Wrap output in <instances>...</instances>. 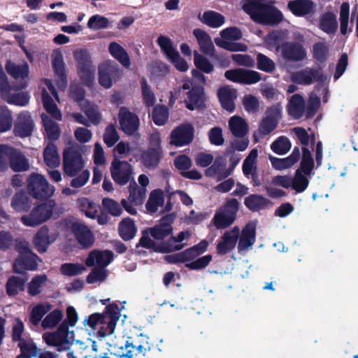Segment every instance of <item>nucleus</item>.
I'll return each mask as SVG.
<instances>
[{"mask_svg":"<svg viewBox=\"0 0 358 358\" xmlns=\"http://www.w3.org/2000/svg\"><path fill=\"white\" fill-rule=\"evenodd\" d=\"M42 100L45 110L56 120H61L62 114L57 105L54 103L47 90L44 87H42Z\"/></svg>","mask_w":358,"mask_h":358,"instance_id":"obj_42","label":"nucleus"},{"mask_svg":"<svg viewBox=\"0 0 358 358\" xmlns=\"http://www.w3.org/2000/svg\"><path fill=\"white\" fill-rule=\"evenodd\" d=\"M120 310L115 303L106 307L103 313H94L83 321L85 327L88 326L97 336L103 338L114 332L116 323L120 316Z\"/></svg>","mask_w":358,"mask_h":358,"instance_id":"obj_1","label":"nucleus"},{"mask_svg":"<svg viewBox=\"0 0 358 358\" xmlns=\"http://www.w3.org/2000/svg\"><path fill=\"white\" fill-rule=\"evenodd\" d=\"M305 110V100L299 94L292 95L289 101V114L295 119L300 118Z\"/></svg>","mask_w":358,"mask_h":358,"instance_id":"obj_35","label":"nucleus"},{"mask_svg":"<svg viewBox=\"0 0 358 358\" xmlns=\"http://www.w3.org/2000/svg\"><path fill=\"white\" fill-rule=\"evenodd\" d=\"M85 162L80 150L75 147L65 149L63 156L64 173L69 177L76 176L83 169Z\"/></svg>","mask_w":358,"mask_h":358,"instance_id":"obj_9","label":"nucleus"},{"mask_svg":"<svg viewBox=\"0 0 358 358\" xmlns=\"http://www.w3.org/2000/svg\"><path fill=\"white\" fill-rule=\"evenodd\" d=\"M10 90L9 83L0 89L1 96L6 102L19 106H25L29 103L30 96L27 92L11 93Z\"/></svg>","mask_w":358,"mask_h":358,"instance_id":"obj_26","label":"nucleus"},{"mask_svg":"<svg viewBox=\"0 0 358 358\" xmlns=\"http://www.w3.org/2000/svg\"><path fill=\"white\" fill-rule=\"evenodd\" d=\"M110 173L116 183L124 185L132 178L133 171L129 162L115 158L112 162Z\"/></svg>","mask_w":358,"mask_h":358,"instance_id":"obj_15","label":"nucleus"},{"mask_svg":"<svg viewBox=\"0 0 358 358\" xmlns=\"http://www.w3.org/2000/svg\"><path fill=\"white\" fill-rule=\"evenodd\" d=\"M233 172V168L227 166V160L223 157H217L209 168L206 171V175L220 181L229 176Z\"/></svg>","mask_w":358,"mask_h":358,"instance_id":"obj_23","label":"nucleus"},{"mask_svg":"<svg viewBox=\"0 0 358 358\" xmlns=\"http://www.w3.org/2000/svg\"><path fill=\"white\" fill-rule=\"evenodd\" d=\"M120 235L122 239L129 241L133 238L136 233V228L130 218L123 220L120 224Z\"/></svg>","mask_w":358,"mask_h":358,"instance_id":"obj_49","label":"nucleus"},{"mask_svg":"<svg viewBox=\"0 0 358 358\" xmlns=\"http://www.w3.org/2000/svg\"><path fill=\"white\" fill-rule=\"evenodd\" d=\"M240 236V229L238 227H234L229 230H227L220 238L217 242L216 250L220 255H226L232 251L238 242Z\"/></svg>","mask_w":358,"mask_h":358,"instance_id":"obj_19","label":"nucleus"},{"mask_svg":"<svg viewBox=\"0 0 358 358\" xmlns=\"http://www.w3.org/2000/svg\"><path fill=\"white\" fill-rule=\"evenodd\" d=\"M80 108L83 112L87 117V120L90 124H98L101 122V115L99 112L98 108L94 104L90 103H81Z\"/></svg>","mask_w":358,"mask_h":358,"instance_id":"obj_51","label":"nucleus"},{"mask_svg":"<svg viewBox=\"0 0 358 358\" xmlns=\"http://www.w3.org/2000/svg\"><path fill=\"white\" fill-rule=\"evenodd\" d=\"M34 127V122L29 113L27 111L22 112L19 114L15 125V134L20 137L29 136L31 134Z\"/></svg>","mask_w":358,"mask_h":358,"instance_id":"obj_29","label":"nucleus"},{"mask_svg":"<svg viewBox=\"0 0 358 358\" xmlns=\"http://www.w3.org/2000/svg\"><path fill=\"white\" fill-rule=\"evenodd\" d=\"M63 318V313L59 309L50 313L42 321V327L44 329H52L58 324Z\"/></svg>","mask_w":358,"mask_h":358,"instance_id":"obj_60","label":"nucleus"},{"mask_svg":"<svg viewBox=\"0 0 358 358\" xmlns=\"http://www.w3.org/2000/svg\"><path fill=\"white\" fill-rule=\"evenodd\" d=\"M71 229L77 241L83 248H89L94 241V236L87 226L80 222L72 224Z\"/></svg>","mask_w":358,"mask_h":358,"instance_id":"obj_25","label":"nucleus"},{"mask_svg":"<svg viewBox=\"0 0 358 358\" xmlns=\"http://www.w3.org/2000/svg\"><path fill=\"white\" fill-rule=\"evenodd\" d=\"M320 27L327 34L335 32L338 28L336 16L331 13H324L320 19Z\"/></svg>","mask_w":358,"mask_h":358,"instance_id":"obj_45","label":"nucleus"},{"mask_svg":"<svg viewBox=\"0 0 358 358\" xmlns=\"http://www.w3.org/2000/svg\"><path fill=\"white\" fill-rule=\"evenodd\" d=\"M51 309L49 303H41L34 307L30 315V320L33 324H38L43 315Z\"/></svg>","mask_w":358,"mask_h":358,"instance_id":"obj_63","label":"nucleus"},{"mask_svg":"<svg viewBox=\"0 0 358 358\" xmlns=\"http://www.w3.org/2000/svg\"><path fill=\"white\" fill-rule=\"evenodd\" d=\"M257 69L266 72L271 73L275 69V62L262 53H258L257 55Z\"/></svg>","mask_w":358,"mask_h":358,"instance_id":"obj_62","label":"nucleus"},{"mask_svg":"<svg viewBox=\"0 0 358 358\" xmlns=\"http://www.w3.org/2000/svg\"><path fill=\"white\" fill-rule=\"evenodd\" d=\"M221 38L215 39L217 45L230 51H245L247 45L241 43H231L242 38L241 31L237 27H229L220 32Z\"/></svg>","mask_w":358,"mask_h":358,"instance_id":"obj_10","label":"nucleus"},{"mask_svg":"<svg viewBox=\"0 0 358 358\" xmlns=\"http://www.w3.org/2000/svg\"><path fill=\"white\" fill-rule=\"evenodd\" d=\"M152 117L155 124L159 126L164 125L169 117L167 108L162 105L155 106L152 113Z\"/></svg>","mask_w":358,"mask_h":358,"instance_id":"obj_61","label":"nucleus"},{"mask_svg":"<svg viewBox=\"0 0 358 358\" xmlns=\"http://www.w3.org/2000/svg\"><path fill=\"white\" fill-rule=\"evenodd\" d=\"M110 55L122 66L128 68L130 66V59L126 50L117 43H110L108 47Z\"/></svg>","mask_w":358,"mask_h":358,"instance_id":"obj_40","label":"nucleus"},{"mask_svg":"<svg viewBox=\"0 0 358 358\" xmlns=\"http://www.w3.org/2000/svg\"><path fill=\"white\" fill-rule=\"evenodd\" d=\"M8 73L17 82V87L25 88L29 83V65L27 62L21 64L8 61L6 65Z\"/></svg>","mask_w":358,"mask_h":358,"instance_id":"obj_18","label":"nucleus"},{"mask_svg":"<svg viewBox=\"0 0 358 358\" xmlns=\"http://www.w3.org/2000/svg\"><path fill=\"white\" fill-rule=\"evenodd\" d=\"M258 150L253 149L245 158L243 164V172L247 178L254 176L257 171V158Z\"/></svg>","mask_w":358,"mask_h":358,"instance_id":"obj_44","label":"nucleus"},{"mask_svg":"<svg viewBox=\"0 0 358 358\" xmlns=\"http://www.w3.org/2000/svg\"><path fill=\"white\" fill-rule=\"evenodd\" d=\"M16 149L7 145H0V170L5 171L10 166Z\"/></svg>","mask_w":358,"mask_h":358,"instance_id":"obj_56","label":"nucleus"},{"mask_svg":"<svg viewBox=\"0 0 358 358\" xmlns=\"http://www.w3.org/2000/svg\"><path fill=\"white\" fill-rule=\"evenodd\" d=\"M229 126L232 134L238 138L244 137L248 131V126L244 119L239 116H233L229 121Z\"/></svg>","mask_w":358,"mask_h":358,"instance_id":"obj_38","label":"nucleus"},{"mask_svg":"<svg viewBox=\"0 0 358 358\" xmlns=\"http://www.w3.org/2000/svg\"><path fill=\"white\" fill-rule=\"evenodd\" d=\"M301 153L298 148H294L292 154L283 159L277 158L275 157H269L270 161L273 167L277 170H283L288 169L297 162L299 159Z\"/></svg>","mask_w":358,"mask_h":358,"instance_id":"obj_33","label":"nucleus"},{"mask_svg":"<svg viewBox=\"0 0 358 358\" xmlns=\"http://www.w3.org/2000/svg\"><path fill=\"white\" fill-rule=\"evenodd\" d=\"M162 151L159 148H149L142 155V161L147 168L156 166L159 162Z\"/></svg>","mask_w":358,"mask_h":358,"instance_id":"obj_47","label":"nucleus"},{"mask_svg":"<svg viewBox=\"0 0 358 358\" xmlns=\"http://www.w3.org/2000/svg\"><path fill=\"white\" fill-rule=\"evenodd\" d=\"M10 205L17 212H27L31 208L32 201L26 193L20 192L13 196Z\"/></svg>","mask_w":358,"mask_h":358,"instance_id":"obj_36","label":"nucleus"},{"mask_svg":"<svg viewBox=\"0 0 358 358\" xmlns=\"http://www.w3.org/2000/svg\"><path fill=\"white\" fill-rule=\"evenodd\" d=\"M238 242V251L240 253L248 252L252 248L256 241V223L248 222L240 231V236Z\"/></svg>","mask_w":358,"mask_h":358,"instance_id":"obj_20","label":"nucleus"},{"mask_svg":"<svg viewBox=\"0 0 358 358\" xmlns=\"http://www.w3.org/2000/svg\"><path fill=\"white\" fill-rule=\"evenodd\" d=\"M292 182L291 187L296 193H302L307 189L309 184L308 175L296 171L294 177L292 178Z\"/></svg>","mask_w":358,"mask_h":358,"instance_id":"obj_53","label":"nucleus"},{"mask_svg":"<svg viewBox=\"0 0 358 358\" xmlns=\"http://www.w3.org/2000/svg\"><path fill=\"white\" fill-rule=\"evenodd\" d=\"M201 20L206 24L217 28L221 27L224 23V17L219 13L209 10L203 13Z\"/></svg>","mask_w":358,"mask_h":358,"instance_id":"obj_52","label":"nucleus"},{"mask_svg":"<svg viewBox=\"0 0 358 358\" xmlns=\"http://www.w3.org/2000/svg\"><path fill=\"white\" fill-rule=\"evenodd\" d=\"M164 202V192L161 189H155L150 194L146 209L150 213H156L159 208L163 207Z\"/></svg>","mask_w":358,"mask_h":358,"instance_id":"obj_41","label":"nucleus"},{"mask_svg":"<svg viewBox=\"0 0 358 358\" xmlns=\"http://www.w3.org/2000/svg\"><path fill=\"white\" fill-rule=\"evenodd\" d=\"M326 80L327 76L322 69L310 67L294 72L291 75V80L299 85H308L313 82L323 83Z\"/></svg>","mask_w":358,"mask_h":358,"instance_id":"obj_12","label":"nucleus"},{"mask_svg":"<svg viewBox=\"0 0 358 358\" xmlns=\"http://www.w3.org/2000/svg\"><path fill=\"white\" fill-rule=\"evenodd\" d=\"M78 202L80 210L83 212L87 217L91 219H95L96 217L99 208V205L86 198L80 199Z\"/></svg>","mask_w":358,"mask_h":358,"instance_id":"obj_50","label":"nucleus"},{"mask_svg":"<svg viewBox=\"0 0 358 358\" xmlns=\"http://www.w3.org/2000/svg\"><path fill=\"white\" fill-rule=\"evenodd\" d=\"M52 66L57 76V85L60 90H64L67 84L66 75L65 71V63L62 53L59 50H55L52 55Z\"/></svg>","mask_w":358,"mask_h":358,"instance_id":"obj_24","label":"nucleus"},{"mask_svg":"<svg viewBox=\"0 0 358 358\" xmlns=\"http://www.w3.org/2000/svg\"><path fill=\"white\" fill-rule=\"evenodd\" d=\"M279 115L280 111L278 109H271L260 124V133L263 135H267L271 133L278 124Z\"/></svg>","mask_w":358,"mask_h":358,"instance_id":"obj_34","label":"nucleus"},{"mask_svg":"<svg viewBox=\"0 0 358 358\" xmlns=\"http://www.w3.org/2000/svg\"><path fill=\"white\" fill-rule=\"evenodd\" d=\"M76 57L78 62L80 78L86 86L90 87L94 80L95 67L85 51L77 52Z\"/></svg>","mask_w":358,"mask_h":358,"instance_id":"obj_13","label":"nucleus"},{"mask_svg":"<svg viewBox=\"0 0 358 358\" xmlns=\"http://www.w3.org/2000/svg\"><path fill=\"white\" fill-rule=\"evenodd\" d=\"M302 159L300 167L296 170L301 173L309 176L314 167V161L312 157L311 152L306 148H302Z\"/></svg>","mask_w":358,"mask_h":358,"instance_id":"obj_54","label":"nucleus"},{"mask_svg":"<svg viewBox=\"0 0 358 358\" xmlns=\"http://www.w3.org/2000/svg\"><path fill=\"white\" fill-rule=\"evenodd\" d=\"M27 191L34 199L43 200L52 196L55 188L43 175L33 173L27 180Z\"/></svg>","mask_w":358,"mask_h":358,"instance_id":"obj_6","label":"nucleus"},{"mask_svg":"<svg viewBox=\"0 0 358 358\" xmlns=\"http://www.w3.org/2000/svg\"><path fill=\"white\" fill-rule=\"evenodd\" d=\"M119 120L122 130L127 134H134L138 129V117L125 107L120 109Z\"/></svg>","mask_w":358,"mask_h":358,"instance_id":"obj_22","label":"nucleus"},{"mask_svg":"<svg viewBox=\"0 0 358 358\" xmlns=\"http://www.w3.org/2000/svg\"><path fill=\"white\" fill-rule=\"evenodd\" d=\"M191 236V232L188 230L182 231L177 236H172L166 243L162 245V252H169L182 249L187 244L182 241L187 240Z\"/></svg>","mask_w":358,"mask_h":358,"instance_id":"obj_32","label":"nucleus"},{"mask_svg":"<svg viewBox=\"0 0 358 358\" xmlns=\"http://www.w3.org/2000/svg\"><path fill=\"white\" fill-rule=\"evenodd\" d=\"M268 203V200L261 195L252 194L245 199V205L251 210L257 211L264 208Z\"/></svg>","mask_w":358,"mask_h":358,"instance_id":"obj_57","label":"nucleus"},{"mask_svg":"<svg viewBox=\"0 0 358 358\" xmlns=\"http://www.w3.org/2000/svg\"><path fill=\"white\" fill-rule=\"evenodd\" d=\"M329 45L325 42H317L313 46V58L321 63L326 62L329 55Z\"/></svg>","mask_w":358,"mask_h":358,"instance_id":"obj_55","label":"nucleus"},{"mask_svg":"<svg viewBox=\"0 0 358 358\" xmlns=\"http://www.w3.org/2000/svg\"><path fill=\"white\" fill-rule=\"evenodd\" d=\"M196 37L201 50L207 55H211L214 51V45L208 34L200 29H196L193 31Z\"/></svg>","mask_w":358,"mask_h":358,"instance_id":"obj_37","label":"nucleus"},{"mask_svg":"<svg viewBox=\"0 0 358 358\" xmlns=\"http://www.w3.org/2000/svg\"><path fill=\"white\" fill-rule=\"evenodd\" d=\"M47 137L50 140H57L60 136V129L57 123L53 122L48 115H41Z\"/></svg>","mask_w":358,"mask_h":358,"instance_id":"obj_46","label":"nucleus"},{"mask_svg":"<svg viewBox=\"0 0 358 358\" xmlns=\"http://www.w3.org/2000/svg\"><path fill=\"white\" fill-rule=\"evenodd\" d=\"M194 138V128L191 124H182L173 130L171 143L176 146L189 144Z\"/></svg>","mask_w":358,"mask_h":358,"instance_id":"obj_21","label":"nucleus"},{"mask_svg":"<svg viewBox=\"0 0 358 358\" xmlns=\"http://www.w3.org/2000/svg\"><path fill=\"white\" fill-rule=\"evenodd\" d=\"M22 354L15 358H52L50 352H43L34 343L22 341L20 344Z\"/></svg>","mask_w":358,"mask_h":358,"instance_id":"obj_30","label":"nucleus"},{"mask_svg":"<svg viewBox=\"0 0 358 358\" xmlns=\"http://www.w3.org/2000/svg\"><path fill=\"white\" fill-rule=\"evenodd\" d=\"M73 338L74 332L70 331L65 324H61L56 331L45 333L43 335L45 343L54 347L57 351L69 350Z\"/></svg>","mask_w":358,"mask_h":358,"instance_id":"obj_5","label":"nucleus"},{"mask_svg":"<svg viewBox=\"0 0 358 358\" xmlns=\"http://www.w3.org/2000/svg\"><path fill=\"white\" fill-rule=\"evenodd\" d=\"M17 248L19 256L13 264L15 271L21 273L24 270H36L38 257L31 251L29 243L26 241L20 242Z\"/></svg>","mask_w":358,"mask_h":358,"instance_id":"obj_8","label":"nucleus"},{"mask_svg":"<svg viewBox=\"0 0 358 358\" xmlns=\"http://www.w3.org/2000/svg\"><path fill=\"white\" fill-rule=\"evenodd\" d=\"M125 349L126 354L122 357H124L125 358H134L138 355H145L146 352L150 350V347L148 345V343L145 345H134L133 343H127Z\"/></svg>","mask_w":358,"mask_h":358,"instance_id":"obj_58","label":"nucleus"},{"mask_svg":"<svg viewBox=\"0 0 358 358\" xmlns=\"http://www.w3.org/2000/svg\"><path fill=\"white\" fill-rule=\"evenodd\" d=\"M224 76L229 80L245 85L255 84L262 79L261 73L259 72L243 69L227 71Z\"/></svg>","mask_w":358,"mask_h":358,"instance_id":"obj_16","label":"nucleus"},{"mask_svg":"<svg viewBox=\"0 0 358 358\" xmlns=\"http://www.w3.org/2000/svg\"><path fill=\"white\" fill-rule=\"evenodd\" d=\"M241 4L243 10L257 23L274 25L282 19L281 12L266 3L264 0H243Z\"/></svg>","mask_w":358,"mask_h":358,"instance_id":"obj_2","label":"nucleus"},{"mask_svg":"<svg viewBox=\"0 0 358 358\" xmlns=\"http://www.w3.org/2000/svg\"><path fill=\"white\" fill-rule=\"evenodd\" d=\"M57 236V234L50 233L48 227L43 226L35 235L33 242L39 252H44L48 246L56 240Z\"/></svg>","mask_w":358,"mask_h":358,"instance_id":"obj_27","label":"nucleus"},{"mask_svg":"<svg viewBox=\"0 0 358 358\" xmlns=\"http://www.w3.org/2000/svg\"><path fill=\"white\" fill-rule=\"evenodd\" d=\"M218 96L223 108L231 113L234 110V101L237 97L236 90L229 87H222L218 90Z\"/></svg>","mask_w":358,"mask_h":358,"instance_id":"obj_31","label":"nucleus"},{"mask_svg":"<svg viewBox=\"0 0 358 358\" xmlns=\"http://www.w3.org/2000/svg\"><path fill=\"white\" fill-rule=\"evenodd\" d=\"M12 124L11 112L6 106H0V133L8 131Z\"/></svg>","mask_w":358,"mask_h":358,"instance_id":"obj_59","label":"nucleus"},{"mask_svg":"<svg viewBox=\"0 0 358 358\" xmlns=\"http://www.w3.org/2000/svg\"><path fill=\"white\" fill-rule=\"evenodd\" d=\"M113 259V253L109 250L100 251L94 250L92 251L85 260L87 266L97 265L99 268L107 266Z\"/></svg>","mask_w":358,"mask_h":358,"instance_id":"obj_28","label":"nucleus"},{"mask_svg":"<svg viewBox=\"0 0 358 358\" xmlns=\"http://www.w3.org/2000/svg\"><path fill=\"white\" fill-rule=\"evenodd\" d=\"M288 8L296 15H305L311 12L313 3L310 0H295L289 2Z\"/></svg>","mask_w":358,"mask_h":358,"instance_id":"obj_43","label":"nucleus"},{"mask_svg":"<svg viewBox=\"0 0 358 358\" xmlns=\"http://www.w3.org/2000/svg\"><path fill=\"white\" fill-rule=\"evenodd\" d=\"M182 91H187V96L185 99L186 108L190 110H194L201 108L204 103L203 89L201 87L193 86L192 82L189 78L185 79L182 86L179 88H175L171 92V99H178L182 97Z\"/></svg>","mask_w":358,"mask_h":358,"instance_id":"obj_3","label":"nucleus"},{"mask_svg":"<svg viewBox=\"0 0 358 358\" xmlns=\"http://www.w3.org/2000/svg\"><path fill=\"white\" fill-rule=\"evenodd\" d=\"M238 209V202L236 199L228 200L224 206L215 212L213 224L217 229L228 227L235 221Z\"/></svg>","mask_w":358,"mask_h":358,"instance_id":"obj_7","label":"nucleus"},{"mask_svg":"<svg viewBox=\"0 0 358 358\" xmlns=\"http://www.w3.org/2000/svg\"><path fill=\"white\" fill-rule=\"evenodd\" d=\"M85 266L78 263H65L61 266V273L67 276H73L82 273L85 271Z\"/></svg>","mask_w":358,"mask_h":358,"instance_id":"obj_64","label":"nucleus"},{"mask_svg":"<svg viewBox=\"0 0 358 358\" xmlns=\"http://www.w3.org/2000/svg\"><path fill=\"white\" fill-rule=\"evenodd\" d=\"M122 74L117 64L114 62L106 61L99 68V82L105 88H110L113 82L115 81Z\"/></svg>","mask_w":358,"mask_h":358,"instance_id":"obj_14","label":"nucleus"},{"mask_svg":"<svg viewBox=\"0 0 358 358\" xmlns=\"http://www.w3.org/2000/svg\"><path fill=\"white\" fill-rule=\"evenodd\" d=\"M43 159L45 164L50 168H55L60 164V157L56 145L50 143L43 152Z\"/></svg>","mask_w":358,"mask_h":358,"instance_id":"obj_39","label":"nucleus"},{"mask_svg":"<svg viewBox=\"0 0 358 358\" xmlns=\"http://www.w3.org/2000/svg\"><path fill=\"white\" fill-rule=\"evenodd\" d=\"M281 55L287 62H299L307 57V51L299 42H285L281 44Z\"/></svg>","mask_w":358,"mask_h":358,"instance_id":"obj_17","label":"nucleus"},{"mask_svg":"<svg viewBox=\"0 0 358 358\" xmlns=\"http://www.w3.org/2000/svg\"><path fill=\"white\" fill-rule=\"evenodd\" d=\"M55 205V200H48L35 206L29 214L23 215L20 220L27 227L38 226L51 218Z\"/></svg>","mask_w":358,"mask_h":358,"instance_id":"obj_4","label":"nucleus"},{"mask_svg":"<svg viewBox=\"0 0 358 358\" xmlns=\"http://www.w3.org/2000/svg\"><path fill=\"white\" fill-rule=\"evenodd\" d=\"M10 167L15 172L25 171L29 169L27 159L20 151L15 150L10 163Z\"/></svg>","mask_w":358,"mask_h":358,"instance_id":"obj_48","label":"nucleus"},{"mask_svg":"<svg viewBox=\"0 0 358 358\" xmlns=\"http://www.w3.org/2000/svg\"><path fill=\"white\" fill-rule=\"evenodd\" d=\"M129 196L128 200L123 199L121 203L125 210L131 215H135L137 213L134 206H141L145 201L147 189L140 187L135 181L130 183L129 187Z\"/></svg>","mask_w":358,"mask_h":358,"instance_id":"obj_11","label":"nucleus"}]
</instances>
